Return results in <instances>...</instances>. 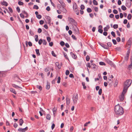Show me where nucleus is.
Returning a JSON list of instances; mask_svg holds the SVG:
<instances>
[{
	"label": "nucleus",
	"mask_w": 132,
	"mask_h": 132,
	"mask_svg": "<svg viewBox=\"0 0 132 132\" xmlns=\"http://www.w3.org/2000/svg\"><path fill=\"white\" fill-rule=\"evenodd\" d=\"M45 18L47 20V21L48 22V23L50 25H51V18L49 16H45Z\"/></svg>",
	"instance_id": "nucleus-7"
},
{
	"label": "nucleus",
	"mask_w": 132,
	"mask_h": 132,
	"mask_svg": "<svg viewBox=\"0 0 132 132\" xmlns=\"http://www.w3.org/2000/svg\"><path fill=\"white\" fill-rule=\"evenodd\" d=\"M113 27L114 29H116L118 28V25L117 24H114L113 26Z\"/></svg>",
	"instance_id": "nucleus-28"
},
{
	"label": "nucleus",
	"mask_w": 132,
	"mask_h": 132,
	"mask_svg": "<svg viewBox=\"0 0 132 132\" xmlns=\"http://www.w3.org/2000/svg\"><path fill=\"white\" fill-rule=\"evenodd\" d=\"M113 13L115 14H116L118 13V11L116 9H114L113 10Z\"/></svg>",
	"instance_id": "nucleus-38"
},
{
	"label": "nucleus",
	"mask_w": 132,
	"mask_h": 132,
	"mask_svg": "<svg viewBox=\"0 0 132 132\" xmlns=\"http://www.w3.org/2000/svg\"><path fill=\"white\" fill-rule=\"evenodd\" d=\"M36 87L38 89L40 90H42V87L40 85H37L36 86Z\"/></svg>",
	"instance_id": "nucleus-22"
},
{
	"label": "nucleus",
	"mask_w": 132,
	"mask_h": 132,
	"mask_svg": "<svg viewBox=\"0 0 132 132\" xmlns=\"http://www.w3.org/2000/svg\"><path fill=\"white\" fill-rule=\"evenodd\" d=\"M18 131L19 132H25V131L24 130V128H20L18 129Z\"/></svg>",
	"instance_id": "nucleus-17"
},
{
	"label": "nucleus",
	"mask_w": 132,
	"mask_h": 132,
	"mask_svg": "<svg viewBox=\"0 0 132 132\" xmlns=\"http://www.w3.org/2000/svg\"><path fill=\"white\" fill-rule=\"evenodd\" d=\"M35 36L36 37V38H35V40L36 42H37L38 40V36L37 35H36Z\"/></svg>",
	"instance_id": "nucleus-51"
},
{
	"label": "nucleus",
	"mask_w": 132,
	"mask_h": 132,
	"mask_svg": "<svg viewBox=\"0 0 132 132\" xmlns=\"http://www.w3.org/2000/svg\"><path fill=\"white\" fill-rule=\"evenodd\" d=\"M63 53L64 57L67 59L69 60V59L67 57V55L66 53H65V52H63Z\"/></svg>",
	"instance_id": "nucleus-33"
},
{
	"label": "nucleus",
	"mask_w": 132,
	"mask_h": 132,
	"mask_svg": "<svg viewBox=\"0 0 132 132\" xmlns=\"http://www.w3.org/2000/svg\"><path fill=\"white\" fill-rule=\"evenodd\" d=\"M2 4L3 5H5V6H7L8 5L7 3L5 1H3Z\"/></svg>",
	"instance_id": "nucleus-24"
},
{
	"label": "nucleus",
	"mask_w": 132,
	"mask_h": 132,
	"mask_svg": "<svg viewBox=\"0 0 132 132\" xmlns=\"http://www.w3.org/2000/svg\"><path fill=\"white\" fill-rule=\"evenodd\" d=\"M131 3L129 2H126L125 4L126 6L128 8H130L131 6Z\"/></svg>",
	"instance_id": "nucleus-10"
},
{
	"label": "nucleus",
	"mask_w": 132,
	"mask_h": 132,
	"mask_svg": "<svg viewBox=\"0 0 132 132\" xmlns=\"http://www.w3.org/2000/svg\"><path fill=\"white\" fill-rule=\"evenodd\" d=\"M82 85L83 86V88L84 89H86V87L85 85V83L84 82H82Z\"/></svg>",
	"instance_id": "nucleus-23"
},
{
	"label": "nucleus",
	"mask_w": 132,
	"mask_h": 132,
	"mask_svg": "<svg viewBox=\"0 0 132 132\" xmlns=\"http://www.w3.org/2000/svg\"><path fill=\"white\" fill-rule=\"evenodd\" d=\"M99 64L101 65H105V63L103 62H99Z\"/></svg>",
	"instance_id": "nucleus-46"
},
{
	"label": "nucleus",
	"mask_w": 132,
	"mask_h": 132,
	"mask_svg": "<svg viewBox=\"0 0 132 132\" xmlns=\"http://www.w3.org/2000/svg\"><path fill=\"white\" fill-rule=\"evenodd\" d=\"M69 21L70 23L72 25V28L75 31L76 33L77 34H79V32L77 26V23L75 20L72 18H70L69 19Z\"/></svg>",
	"instance_id": "nucleus-1"
},
{
	"label": "nucleus",
	"mask_w": 132,
	"mask_h": 132,
	"mask_svg": "<svg viewBox=\"0 0 132 132\" xmlns=\"http://www.w3.org/2000/svg\"><path fill=\"white\" fill-rule=\"evenodd\" d=\"M73 8L74 11L75 13L77 15H79V11L78 8V6L77 4L75 3H74L73 5Z\"/></svg>",
	"instance_id": "nucleus-4"
},
{
	"label": "nucleus",
	"mask_w": 132,
	"mask_h": 132,
	"mask_svg": "<svg viewBox=\"0 0 132 132\" xmlns=\"http://www.w3.org/2000/svg\"><path fill=\"white\" fill-rule=\"evenodd\" d=\"M47 39L48 42H50L51 40V38L50 37H47Z\"/></svg>",
	"instance_id": "nucleus-45"
},
{
	"label": "nucleus",
	"mask_w": 132,
	"mask_h": 132,
	"mask_svg": "<svg viewBox=\"0 0 132 132\" xmlns=\"http://www.w3.org/2000/svg\"><path fill=\"white\" fill-rule=\"evenodd\" d=\"M102 89L101 88H100L99 89L98 92V93L99 95H101L102 93Z\"/></svg>",
	"instance_id": "nucleus-35"
},
{
	"label": "nucleus",
	"mask_w": 132,
	"mask_h": 132,
	"mask_svg": "<svg viewBox=\"0 0 132 132\" xmlns=\"http://www.w3.org/2000/svg\"><path fill=\"white\" fill-rule=\"evenodd\" d=\"M94 10L96 12H97L98 11V8L97 7H95L94 8Z\"/></svg>",
	"instance_id": "nucleus-63"
},
{
	"label": "nucleus",
	"mask_w": 132,
	"mask_h": 132,
	"mask_svg": "<svg viewBox=\"0 0 132 132\" xmlns=\"http://www.w3.org/2000/svg\"><path fill=\"white\" fill-rule=\"evenodd\" d=\"M98 31L101 34H102L103 33V30L99 28L98 30Z\"/></svg>",
	"instance_id": "nucleus-37"
},
{
	"label": "nucleus",
	"mask_w": 132,
	"mask_h": 132,
	"mask_svg": "<svg viewBox=\"0 0 132 132\" xmlns=\"http://www.w3.org/2000/svg\"><path fill=\"white\" fill-rule=\"evenodd\" d=\"M72 38L75 40H76L77 38L75 36L73 35H72L71 36Z\"/></svg>",
	"instance_id": "nucleus-56"
},
{
	"label": "nucleus",
	"mask_w": 132,
	"mask_h": 132,
	"mask_svg": "<svg viewBox=\"0 0 132 132\" xmlns=\"http://www.w3.org/2000/svg\"><path fill=\"white\" fill-rule=\"evenodd\" d=\"M39 8V7L38 6L36 5H34V7L33 9H38Z\"/></svg>",
	"instance_id": "nucleus-47"
},
{
	"label": "nucleus",
	"mask_w": 132,
	"mask_h": 132,
	"mask_svg": "<svg viewBox=\"0 0 132 132\" xmlns=\"http://www.w3.org/2000/svg\"><path fill=\"white\" fill-rule=\"evenodd\" d=\"M36 17L38 19H40L42 18V16L40 14L37 15Z\"/></svg>",
	"instance_id": "nucleus-42"
},
{
	"label": "nucleus",
	"mask_w": 132,
	"mask_h": 132,
	"mask_svg": "<svg viewBox=\"0 0 132 132\" xmlns=\"http://www.w3.org/2000/svg\"><path fill=\"white\" fill-rule=\"evenodd\" d=\"M65 45L66 46V47L67 48H69L70 47L69 45V44L67 43H66L65 44Z\"/></svg>",
	"instance_id": "nucleus-61"
},
{
	"label": "nucleus",
	"mask_w": 132,
	"mask_h": 132,
	"mask_svg": "<svg viewBox=\"0 0 132 132\" xmlns=\"http://www.w3.org/2000/svg\"><path fill=\"white\" fill-rule=\"evenodd\" d=\"M116 40L118 42H119L120 41V38L119 37H117V38Z\"/></svg>",
	"instance_id": "nucleus-58"
},
{
	"label": "nucleus",
	"mask_w": 132,
	"mask_h": 132,
	"mask_svg": "<svg viewBox=\"0 0 132 132\" xmlns=\"http://www.w3.org/2000/svg\"><path fill=\"white\" fill-rule=\"evenodd\" d=\"M127 91L123 90L121 95L119 97V99L120 101H123L124 99V95Z\"/></svg>",
	"instance_id": "nucleus-6"
},
{
	"label": "nucleus",
	"mask_w": 132,
	"mask_h": 132,
	"mask_svg": "<svg viewBox=\"0 0 132 132\" xmlns=\"http://www.w3.org/2000/svg\"><path fill=\"white\" fill-rule=\"evenodd\" d=\"M72 100L74 104H76L77 101L78 100V94L77 93L73 94L72 97Z\"/></svg>",
	"instance_id": "nucleus-5"
},
{
	"label": "nucleus",
	"mask_w": 132,
	"mask_h": 132,
	"mask_svg": "<svg viewBox=\"0 0 132 132\" xmlns=\"http://www.w3.org/2000/svg\"><path fill=\"white\" fill-rule=\"evenodd\" d=\"M36 54L38 56L40 55V54L39 53V49H36Z\"/></svg>",
	"instance_id": "nucleus-20"
},
{
	"label": "nucleus",
	"mask_w": 132,
	"mask_h": 132,
	"mask_svg": "<svg viewBox=\"0 0 132 132\" xmlns=\"http://www.w3.org/2000/svg\"><path fill=\"white\" fill-rule=\"evenodd\" d=\"M121 8L122 9L123 11H125L126 10V8L125 6L123 5L122 6Z\"/></svg>",
	"instance_id": "nucleus-25"
},
{
	"label": "nucleus",
	"mask_w": 132,
	"mask_h": 132,
	"mask_svg": "<svg viewBox=\"0 0 132 132\" xmlns=\"http://www.w3.org/2000/svg\"><path fill=\"white\" fill-rule=\"evenodd\" d=\"M43 42V40L41 39H40L38 41V44L39 45H41Z\"/></svg>",
	"instance_id": "nucleus-36"
},
{
	"label": "nucleus",
	"mask_w": 132,
	"mask_h": 132,
	"mask_svg": "<svg viewBox=\"0 0 132 132\" xmlns=\"http://www.w3.org/2000/svg\"><path fill=\"white\" fill-rule=\"evenodd\" d=\"M115 17L117 19H118L119 17V14L116 15H115Z\"/></svg>",
	"instance_id": "nucleus-57"
},
{
	"label": "nucleus",
	"mask_w": 132,
	"mask_h": 132,
	"mask_svg": "<svg viewBox=\"0 0 132 132\" xmlns=\"http://www.w3.org/2000/svg\"><path fill=\"white\" fill-rule=\"evenodd\" d=\"M69 73L70 72L68 70H66L65 71V75H68L69 74Z\"/></svg>",
	"instance_id": "nucleus-50"
},
{
	"label": "nucleus",
	"mask_w": 132,
	"mask_h": 132,
	"mask_svg": "<svg viewBox=\"0 0 132 132\" xmlns=\"http://www.w3.org/2000/svg\"><path fill=\"white\" fill-rule=\"evenodd\" d=\"M87 11L88 13H90L92 11V10L90 8H88L87 9Z\"/></svg>",
	"instance_id": "nucleus-34"
},
{
	"label": "nucleus",
	"mask_w": 132,
	"mask_h": 132,
	"mask_svg": "<svg viewBox=\"0 0 132 132\" xmlns=\"http://www.w3.org/2000/svg\"><path fill=\"white\" fill-rule=\"evenodd\" d=\"M55 65L58 69H60L61 68V66L62 65V63H61V64L60 65L59 62H56L55 63Z\"/></svg>",
	"instance_id": "nucleus-9"
},
{
	"label": "nucleus",
	"mask_w": 132,
	"mask_h": 132,
	"mask_svg": "<svg viewBox=\"0 0 132 132\" xmlns=\"http://www.w3.org/2000/svg\"><path fill=\"white\" fill-rule=\"evenodd\" d=\"M114 110L115 113L117 115H121L124 113L123 108L119 104L115 106Z\"/></svg>",
	"instance_id": "nucleus-2"
},
{
	"label": "nucleus",
	"mask_w": 132,
	"mask_h": 132,
	"mask_svg": "<svg viewBox=\"0 0 132 132\" xmlns=\"http://www.w3.org/2000/svg\"><path fill=\"white\" fill-rule=\"evenodd\" d=\"M43 45H46L47 44V42L46 41L45 39L43 40Z\"/></svg>",
	"instance_id": "nucleus-29"
},
{
	"label": "nucleus",
	"mask_w": 132,
	"mask_h": 132,
	"mask_svg": "<svg viewBox=\"0 0 132 132\" xmlns=\"http://www.w3.org/2000/svg\"><path fill=\"white\" fill-rule=\"evenodd\" d=\"M70 54L73 59H76L77 58V56L76 55L73 53L72 52H70Z\"/></svg>",
	"instance_id": "nucleus-11"
},
{
	"label": "nucleus",
	"mask_w": 132,
	"mask_h": 132,
	"mask_svg": "<svg viewBox=\"0 0 132 132\" xmlns=\"http://www.w3.org/2000/svg\"><path fill=\"white\" fill-rule=\"evenodd\" d=\"M90 59V57L88 55H87L86 57V60L87 61H88Z\"/></svg>",
	"instance_id": "nucleus-49"
},
{
	"label": "nucleus",
	"mask_w": 132,
	"mask_h": 132,
	"mask_svg": "<svg viewBox=\"0 0 132 132\" xmlns=\"http://www.w3.org/2000/svg\"><path fill=\"white\" fill-rule=\"evenodd\" d=\"M118 82V80H117V79H116L115 83L114 84V87H117Z\"/></svg>",
	"instance_id": "nucleus-15"
},
{
	"label": "nucleus",
	"mask_w": 132,
	"mask_h": 132,
	"mask_svg": "<svg viewBox=\"0 0 132 132\" xmlns=\"http://www.w3.org/2000/svg\"><path fill=\"white\" fill-rule=\"evenodd\" d=\"M132 16L130 14H129L127 17V18L129 20L131 19Z\"/></svg>",
	"instance_id": "nucleus-26"
},
{
	"label": "nucleus",
	"mask_w": 132,
	"mask_h": 132,
	"mask_svg": "<svg viewBox=\"0 0 132 132\" xmlns=\"http://www.w3.org/2000/svg\"><path fill=\"white\" fill-rule=\"evenodd\" d=\"M46 10L48 11H50V7L49 6H48L47 7Z\"/></svg>",
	"instance_id": "nucleus-60"
},
{
	"label": "nucleus",
	"mask_w": 132,
	"mask_h": 132,
	"mask_svg": "<svg viewBox=\"0 0 132 132\" xmlns=\"http://www.w3.org/2000/svg\"><path fill=\"white\" fill-rule=\"evenodd\" d=\"M61 78L60 77H58V80L57 81V83L58 84H59L60 82Z\"/></svg>",
	"instance_id": "nucleus-52"
},
{
	"label": "nucleus",
	"mask_w": 132,
	"mask_h": 132,
	"mask_svg": "<svg viewBox=\"0 0 132 132\" xmlns=\"http://www.w3.org/2000/svg\"><path fill=\"white\" fill-rule=\"evenodd\" d=\"M23 120L21 119L19 120V125L20 126L22 125L23 123Z\"/></svg>",
	"instance_id": "nucleus-21"
},
{
	"label": "nucleus",
	"mask_w": 132,
	"mask_h": 132,
	"mask_svg": "<svg viewBox=\"0 0 132 132\" xmlns=\"http://www.w3.org/2000/svg\"><path fill=\"white\" fill-rule=\"evenodd\" d=\"M114 16V15L113 14H111L109 15V17L111 18H113Z\"/></svg>",
	"instance_id": "nucleus-64"
},
{
	"label": "nucleus",
	"mask_w": 132,
	"mask_h": 132,
	"mask_svg": "<svg viewBox=\"0 0 132 132\" xmlns=\"http://www.w3.org/2000/svg\"><path fill=\"white\" fill-rule=\"evenodd\" d=\"M61 11L63 12L66 13L67 12V11L66 9L64 8V7H62L61 9Z\"/></svg>",
	"instance_id": "nucleus-14"
},
{
	"label": "nucleus",
	"mask_w": 132,
	"mask_h": 132,
	"mask_svg": "<svg viewBox=\"0 0 132 132\" xmlns=\"http://www.w3.org/2000/svg\"><path fill=\"white\" fill-rule=\"evenodd\" d=\"M42 29L40 28H39L38 29L37 32L39 33H40L42 32Z\"/></svg>",
	"instance_id": "nucleus-54"
},
{
	"label": "nucleus",
	"mask_w": 132,
	"mask_h": 132,
	"mask_svg": "<svg viewBox=\"0 0 132 132\" xmlns=\"http://www.w3.org/2000/svg\"><path fill=\"white\" fill-rule=\"evenodd\" d=\"M85 6L84 5L82 4L80 6V8L81 10L84 9H85Z\"/></svg>",
	"instance_id": "nucleus-40"
},
{
	"label": "nucleus",
	"mask_w": 132,
	"mask_h": 132,
	"mask_svg": "<svg viewBox=\"0 0 132 132\" xmlns=\"http://www.w3.org/2000/svg\"><path fill=\"white\" fill-rule=\"evenodd\" d=\"M100 45L102 47L105 49H108L109 48V47H108V46L105 44H100Z\"/></svg>",
	"instance_id": "nucleus-12"
},
{
	"label": "nucleus",
	"mask_w": 132,
	"mask_h": 132,
	"mask_svg": "<svg viewBox=\"0 0 132 132\" xmlns=\"http://www.w3.org/2000/svg\"><path fill=\"white\" fill-rule=\"evenodd\" d=\"M62 6V7H64L65 6V5L64 3L63 2L62 3L60 4Z\"/></svg>",
	"instance_id": "nucleus-53"
},
{
	"label": "nucleus",
	"mask_w": 132,
	"mask_h": 132,
	"mask_svg": "<svg viewBox=\"0 0 132 132\" xmlns=\"http://www.w3.org/2000/svg\"><path fill=\"white\" fill-rule=\"evenodd\" d=\"M111 34L113 37H115L116 35L115 32H114L113 31H112L111 32Z\"/></svg>",
	"instance_id": "nucleus-48"
},
{
	"label": "nucleus",
	"mask_w": 132,
	"mask_h": 132,
	"mask_svg": "<svg viewBox=\"0 0 132 132\" xmlns=\"http://www.w3.org/2000/svg\"><path fill=\"white\" fill-rule=\"evenodd\" d=\"M51 116L50 114H47L46 115V119L48 120H50L51 119Z\"/></svg>",
	"instance_id": "nucleus-18"
},
{
	"label": "nucleus",
	"mask_w": 132,
	"mask_h": 132,
	"mask_svg": "<svg viewBox=\"0 0 132 132\" xmlns=\"http://www.w3.org/2000/svg\"><path fill=\"white\" fill-rule=\"evenodd\" d=\"M69 77L71 78H73L74 77L72 73H71L69 75Z\"/></svg>",
	"instance_id": "nucleus-59"
},
{
	"label": "nucleus",
	"mask_w": 132,
	"mask_h": 132,
	"mask_svg": "<svg viewBox=\"0 0 132 132\" xmlns=\"http://www.w3.org/2000/svg\"><path fill=\"white\" fill-rule=\"evenodd\" d=\"M50 87V86L47 83V85L46 86V89L48 90L49 89Z\"/></svg>",
	"instance_id": "nucleus-39"
},
{
	"label": "nucleus",
	"mask_w": 132,
	"mask_h": 132,
	"mask_svg": "<svg viewBox=\"0 0 132 132\" xmlns=\"http://www.w3.org/2000/svg\"><path fill=\"white\" fill-rule=\"evenodd\" d=\"M107 46H108V47H111L112 46V44L111 42H108L107 43Z\"/></svg>",
	"instance_id": "nucleus-30"
},
{
	"label": "nucleus",
	"mask_w": 132,
	"mask_h": 132,
	"mask_svg": "<svg viewBox=\"0 0 132 132\" xmlns=\"http://www.w3.org/2000/svg\"><path fill=\"white\" fill-rule=\"evenodd\" d=\"M60 45L62 46H63L64 44L65 43L63 41H61L60 43Z\"/></svg>",
	"instance_id": "nucleus-44"
},
{
	"label": "nucleus",
	"mask_w": 132,
	"mask_h": 132,
	"mask_svg": "<svg viewBox=\"0 0 132 132\" xmlns=\"http://www.w3.org/2000/svg\"><path fill=\"white\" fill-rule=\"evenodd\" d=\"M132 82V81L131 80H127L124 83L123 90L127 91L128 89L130 86Z\"/></svg>",
	"instance_id": "nucleus-3"
},
{
	"label": "nucleus",
	"mask_w": 132,
	"mask_h": 132,
	"mask_svg": "<svg viewBox=\"0 0 132 132\" xmlns=\"http://www.w3.org/2000/svg\"><path fill=\"white\" fill-rule=\"evenodd\" d=\"M93 3L94 5H98V3L95 0H93Z\"/></svg>",
	"instance_id": "nucleus-27"
},
{
	"label": "nucleus",
	"mask_w": 132,
	"mask_h": 132,
	"mask_svg": "<svg viewBox=\"0 0 132 132\" xmlns=\"http://www.w3.org/2000/svg\"><path fill=\"white\" fill-rule=\"evenodd\" d=\"M51 54L54 57H56V55L55 54L54 51H52Z\"/></svg>",
	"instance_id": "nucleus-41"
},
{
	"label": "nucleus",
	"mask_w": 132,
	"mask_h": 132,
	"mask_svg": "<svg viewBox=\"0 0 132 132\" xmlns=\"http://www.w3.org/2000/svg\"><path fill=\"white\" fill-rule=\"evenodd\" d=\"M112 42H113V44H114L116 45L117 44V42L115 39H112Z\"/></svg>",
	"instance_id": "nucleus-43"
},
{
	"label": "nucleus",
	"mask_w": 132,
	"mask_h": 132,
	"mask_svg": "<svg viewBox=\"0 0 132 132\" xmlns=\"http://www.w3.org/2000/svg\"><path fill=\"white\" fill-rule=\"evenodd\" d=\"M132 68V62H131V63L128 66V69L129 70H130Z\"/></svg>",
	"instance_id": "nucleus-31"
},
{
	"label": "nucleus",
	"mask_w": 132,
	"mask_h": 132,
	"mask_svg": "<svg viewBox=\"0 0 132 132\" xmlns=\"http://www.w3.org/2000/svg\"><path fill=\"white\" fill-rule=\"evenodd\" d=\"M66 101V104L68 105H69L70 103V98L68 97H67Z\"/></svg>",
	"instance_id": "nucleus-13"
},
{
	"label": "nucleus",
	"mask_w": 132,
	"mask_h": 132,
	"mask_svg": "<svg viewBox=\"0 0 132 132\" xmlns=\"http://www.w3.org/2000/svg\"><path fill=\"white\" fill-rule=\"evenodd\" d=\"M107 62L108 63L111 65L112 67H115V66L114 63H113L112 61L109 60V59H107L106 60Z\"/></svg>",
	"instance_id": "nucleus-8"
},
{
	"label": "nucleus",
	"mask_w": 132,
	"mask_h": 132,
	"mask_svg": "<svg viewBox=\"0 0 132 132\" xmlns=\"http://www.w3.org/2000/svg\"><path fill=\"white\" fill-rule=\"evenodd\" d=\"M90 123V121H88V122H86L85 123L84 125V126H87L88 125V124Z\"/></svg>",
	"instance_id": "nucleus-55"
},
{
	"label": "nucleus",
	"mask_w": 132,
	"mask_h": 132,
	"mask_svg": "<svg viewBox=\"0 0 132 132\" xmlns=\"http://www.w3.org/2000/svg\"><path fill=\"white\" fill-rule=\"evenodd\" d=\"M52 110H53V112L54 117H55V114L57 110V109L55 107H54V108H53Z\"/></svg>",
	"instance_id": "nucleus-16"
},
{
	"label": "nucleus",
	"mask_w": 132,
	"mask_h": 132,
	"mask_svg": "<svg viewBox=\"0 0 132 132\" xmlns=\"http://www.w3.org/2000/svg\"><path fill=\"white\" fill-rule=\"evenodd\" d=\"M18 4L20 5H23V3L21 1H19L18 2Z\"/></svg>",
	"instance_id": "nucleus-32"
},
{
	"label": "nucleus",
	"mask_w": 132,
	"mask_h": 132,
	"mask_svg": "<svg viewBox=\"0 0 132 132\" xmlns=\"http://www.w3.org/2000/svg\"><path fill=\"white\" fill-rule=\"evenodd\" d=\"M118 4L119 5H120L121 4V1L120 0H119L118 1Z\"/></svg>",
	"instance_id": "nucleus-62"
},
{
	"label": "nucleus",
	"mask_w": 132,
	"mask_h": 132,
	"mask_svg": "<svg viewBox=\"0 0 132 132\" xmlns=\"http://www.w3.org/2000/svg\"><path fill=\"white\" fill-rule=\"evenodd\" d=\"M10 90L11 92L14 93L15 94H16V91L13 89L12 88H11Z\"/></svg>",
	"instance_id": "nucleus-19"
}]
</instances>
